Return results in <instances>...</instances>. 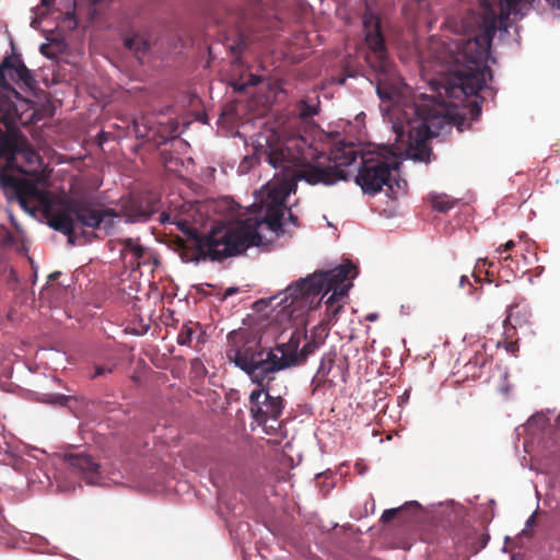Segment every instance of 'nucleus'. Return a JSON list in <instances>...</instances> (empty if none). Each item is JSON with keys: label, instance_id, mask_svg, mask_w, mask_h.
Here are the masks:
<instances>
[{"label": "nucleus", "instance_id": "12", "mask_svg": "<svg viewBox=\"0 0 560 560\" xmlns=\"http://www.w3.org/2000/svg\"><path fill=\"white\" fill-rule=\"evenodd\" d=\"M293 178L296 180H304L312 186L318 184L330 186L339 180H346L347 173L337 165L322 167L317 164L306 162L294 170Z\"/></svg>", "mask_w": 560, "mask_h": 560}, {"label": "nucleus", "instance_id": "11", "mask_svg": "<svg viewBox=\"0 0 560 560\" xmlns=\"http://www.w3.org/2000/svg\"><path fill=\"white\" fill-rule=\"evenodd\" d=\"M9 79L28 89L35 84L31 71L16 55L5 57L0 63V89L19 98V93L11 86Z\"/></svg>", "mask_w": 560, "mask_h": 560}, {"label": "nucleus", "instance_id": "18", "mask_svg": "<svg viewBox=\"0 0 560 560\" xmlns=\"http://www.w3.org/2000/svg\"><path fill=\"white\" fill-rule=\"evenodd\" d=\"M266 161L275 168L288 170L295 165L294 153L281 143L268 142L264 150Z\"/></svg>", "mask_w": 560, "mask_h": 560}, {"label": "nucleus", "instance_id": "5", "mask_svg": "<svg viewBox=\"0 0 560 560\" xmlns=\"http://www.w3.org/2000/svg\"><path fill=\"white\" fill-rule=\"evenodd\" d=\"M357 276V267L348 261L328 271H316L289 285L282 299L284 307L293 312H303L313 308L314 300L325 290L332 291L325 304L332 306L337 298H345L352 287L349 279Z\"/></svg>", "mask_w": 560, "mask_h": 560}, {"label": "nucleus", "instance_id": "13", "mask_svg": "<svg viewBox=\"0 0 560 560\" xmlns=\"http://www.w3.org/2000/svg\"><path fill=\"white\" fill-rule=\"evenodd\" d=\"M337 351L330 350L322 357L319 366L312 380L313 394H325L336 385V378L341 375V368L335 366Z\"/></svg>", "mask_w": 560, "mask_h": 560}, {"label": "nucleus", "instance_id": "49", "mask_svg": "<svg viewBox=\"0 0 560 560\" xmlns=\"http://www.w3.org/2000/svg\"><path fill=\"white\" fill-rule=\"evenodd\" d=\"M557 422L560 424V415L557 418Z\"/></svg>", "mask_w": 560, "mask_h": 560}, {"label": "nucleus", "instance_id": "28", "mask_svg": "<svg viewBox=\"0 0 560 560\" xmlns=\"http://www.w3.org/2000/svg\"><path fill=\"white\" fill-rule=\"evenodd\" d=\"M317 114V109L315 106L307 104L306 102H301L299 105V116L302 119H307Z\"/></svg>", "mask_w": 560, "mask_h": 560}, {"label": "nucleus", "instance_id": "42", "mask_svg": "<svg viewBox=\"0 0 560 560\" xmlns=\"http://www.w3.org/2000/svg\"><path fill=\"white\" fill-rule=\"evenodd\" d=\"M553 5L560 8V0H551Z\"/></svg>", "mask_w": 560, "mask_h": 560}, {"label": "nucleus", "instance_id": "15", "mask_svg": "<svg viewBox=\"0 0 560 560\" xmlns=\"http://www.w3.org/2000/svg\"><path fill=\"white\" fill-rule=\"evenodd\" d=\"M65 462L73 472L80 475L89 485H97L101 479V466L95 459L85 453H69L65 455Z\"/></svg>", "mask_w": 560, "mask_h": 560}, {"label": "nucleus", "instance_id": "38", "mask_svg": "<svg viewBox=\"0 0 560 560\" xmlns=\"http://www.w3.org/2000/svg\"><path fill=\"white\" fill-rule=\"evenodd\" d=\"M237 292V288H229L225 292V295H233Z\"/></svg>", "mask_w": 560, "mask_h": 560}, {"label": "nucleus", "instance_id": "35", "mask_svg": "<svg viewBox=\"0 0 560 560\" xmlns=\"http://www.w3.org/2000/svg\"><path fill=\"white\" fill-rule=\"evenodd\" d=\"M466 283L470 284L469 278L467 276H462L459 281L460 287H464Z\"/></svg>", "mask_w": 560, "mask_h": 560}, {"label": "nucleus", "instance_id": "3", "mask_svg": "<svg viewBox=\"0 0 560 560\" xmlns=\"http://www.w3.org/2000/svg\"><path fill=\"white\" fill-rule=\"evenodd\" d=\"M4 186L12 189L18 197V203L25 211L34 213L39 207H49L57 213H65L77 229H81L80 235L85 242H92L102 231L105 235L114 233L119 213L112 208L98 209L85 199L63 197L58 201L51 199L50 194L37 186L34 182L19 180L3 176Z\"/></svg>", "mask_w": 560, "mask_h": 560}, {"label": "nucleus", "instance_id": "31", "mask_svg": "<svg viewBox=\"0 0 560 560\" xmlns=\"http://www.w3.org/2000/svg\"><path fill=\"white\" fill-rule=\"evenodd\" d=\"M504 347V349L511 353L515 354L518 351V340H500L498 342V347Z\"/></svg>", "mask_w": 560, "mask_h": 560}, {"label": "nucleus", "instance_id": "44", "mask_svg": "<svg viewBox=\"0 0 560 560\" xmlns=\"http://www.w3.org/2000/svg\"><path fill=\"white\" fill-rule=\"evenodd\" d=\"M375 318V315H369L368 319L373 320Z\"/></svg>", "mask_w": 560, "mask_h": 560}, {"label": "nucleus", "instance_id": "41", "mask_svg": "<svg viewBox=\"0 0 560 560\" xmlns=\"http://www.w3.org/2000/svg\"><path fill=\"white\" fill-rule=\"evenodd\" d=\"M60 276V272H52L50 276H49V279L50 280H56L58 277Z\"/></svg>", "mask_w": 560, "mask_h": 560}, {"label": "nucleus", "instance_id": "21", "mask_svg": "<svg viewBox=\"0 0 560 560\" xmlns=\"http://www.w3.org/2000/svg\"><path fill=\"white\" fill-rule=\"evenodd\" d=\"M358 159V151L352 145L343 147L334 152L335 165L339 168L340 166H348L353 164Z\"/></svg>", "mask_w": 560, "mask_h": 560}, {"label": "nucleus", "instance_id": "43", "mask_svg": "<svg viewBox=\"0 0 560 560\" xmlns=\"http://www.w3.org/2000/svg\"><path fill=\"white\" fill-rule=\"evenodd\" d=\"M471 376H472V377H479L480 375H479V374H477V372H475V371H474V372H471Z\"/></svg>", "mask_w": 560, "mask_h": 560}, {"label": "nucleus", "instance_id": "10", "mask_svg": "<svg viewBox=\"0 0 560 560\" xmlns=\"http://www.w3.org/2000/svg\"><path fill=\"white\" fill-rule=\"evenodd\" d=\"M271 382L255 389L249 395V411L258 424H266L269 419L277 420L283 410V399L269 394Z\"/></svg>", "mask_w": 560, "mask_h": 560}, {"label": "nucleus", "instance_id": "1", "mask_svg": "<svg viewBox=\"0 0 560 560\" xmlns=\"http://www.w3.org/2000/svg\"><path fill=\"white\" fill-rule=\"evenodd\" d=\"M517 0H481L478 12H470L464 20V37L451 50L448 72L451 78L443 85L448 102L413 105L410 107L416 119L406 124L395 122L393 128L397 140L407 136L408 156L418 162L429 163L432 149L428 140L436 137L439 130L453 124L459 131L470 127L481 115V102L477 93L486 86L487 75L492 77L487 66L492 38L497 30L506 31L510 15L515 11Z\"/></svg>", "mask_w": 560, "mask_h": 560}, {"label": "nucleus", "instance_id": "37", "mask_svg": "<svg viewBox=\"0 0 560 560\" xmlns=\"http://www.w3.org/2000/svg\"><path fill=\"white\" fill-rule=\"evenodd\" d=\"M65 400H66V396L58 395V396H55V400L54 401L62 404Z\"/></svg>", "mask_w": 560, "mask_h": 560}, {"label": "nucleus", "instance_id": "16", "mask_svg": "<svg viewBox=\"0 0 560 560\" xmlns=\"http://www.w3.org/2000/svg\"><path fill=\"white\" fill-rule=\"evenodd\" d=\"M24 113H20L18 105L13 102L10 95L0 91V122L3 124L8 130L13 129L18 124L26 125L32 116L24 119Z\"/></svg>", "mask_w": 560, "mask_h": 560}, {"label": "nucleus", "instance_id": "26", "mask_svg": "<svg viewBox=\"0 0 560 560\" xmlns=\"http://www.w3.org/2000/svg\"><path fill=\"white\" fill-rule=\"evenodd\" d=\"M515 247L514 241H508L505 244L500 245L497 248V254L500 260L504 264V267L511 268L510 262L513 261V255L511 254V250Z\"/></svg>", "mask_w": 560, "mask_h": 560}, {"label": "nucleus", "instance_id": "14", "mask_svg": "<svg viewBox=\"0 0 560 560\" xmlns=\"http://www.w3.org/2000/svg\"><path fill=\"white\" fill-rule=\"evenodd\" d=\"M158 201L150 195L131 196L122 200L119 215L125 217L126 222L145 221L158 210Z\"/></svg>", "mask_w": 560, "mask_h": 560}, {"label": "nucleus", "instance_id": "20", "mask_svg": "<svg viewBox=\"0 0 560 560\" xmlns=\"http://www.w3.org/2000/svg\"><path fill=\"white\" fill-rule=\"evenodd\" d=\"M506 323H512L518 328H525L530 325V312L526 306L513 304L509 307Z\"/></svg>", "mask_w": 560, "mask_h": 560}, {"label": "nucleus", "instance_id": "47", "mask_svg": "<svg viewBox=\"0 0 560 560\" xmlns=\"http://www.w3.org/2000/svg\"><path fill=\"white\" fill-rule=\"evenodd\" d=\"M395 184H396V186H397L398 188H400V184H399V182H397V180H396V183H395Z\"/></svg>", "mask_w": 560, "mask_h": 560}, {"label": "nucleus", "instance_id": "27", "mask_svg": "<svg viewBox=\"0 0 560 560\" xmlns=\"http://www.w3.org/2000/svg\"><path fill=\"white\" fill-rule=\"evenodd\" d=\"M489 362V358L485 351H478L476 354L467 362L466 368L468 371L474 369H481L486 366Z\"/></svg>", "mask_w": 560, "mask_h": 560}, {"label": "nucleus", "instance_id": "4", "mask_svg": "<svg viewBox=\"0 0 560 560\" xmlns=\"http://www.w3.org/2000/svg\"><path fill=\"white\" fill-rule=\"evenodd\" d=\"M287 187L272 188L261 202L259 212L246 211L235 221L225 233L212 235L206 248L212 252L214 258L232 257L244 253L252 246H258L262 242L259 230L267 226L277 235L283 233L284 201L290 194Z\"/></svg>", "mask_w": 560, "mask_h": 560}, {"label": "nucleus", "instance_id": "25", "mask_svg": "<svg viewBox=\"0 0 560 560\" xmlns=\"http://www.w3.org/2000/svg\"><path fill=\"white\" fill-rule=\"evenodd\" d=\"M406 509H420V504L417 501H410L406 503L405 505L397 508V509H387L383 512L381 516V521L383 523H388L392 520H394L399 513H401Z\"/></svg>", "mask_w": 560, "mask_h": 560}, {"label": "nucleus", "instance_id": "22", "mask_svg": "<svg viewBox=\"0 0 560 560\" xmlns=\"http://www.w3.org/2000/svg\"><path fill=\"white\" fill-rule=\"evenodd\" d=\"M125 46L135 51V54L140 57V55H144L149 49L148 40L141 35H133L125 39Z\"/></svg>", "mask_w": 560, "mask_h": 560}, {"label": "nucleus", "instance_id": "6", "mask_svg": "<svg viewBox=\"0 0 560 560\" xmlns=\"http://www.w3.org/2000/svg\"><path fill=\"white\" fill-rule=\"evenodd\" d=\"M365 61L375 74L376 93L382 102H393L400 93L402 81L388 56L381 19L371 11L363 15Z\"/></svg>", "mask_w": 560, "mask_h": 560}, {"label": "nucleus", "instance_id": "17", "mask_svg": "<svg viewBox=\"0 0 560 560\" xmlns=\"http://www.w3.org/2000/svg\"><path fill=\"white\" fill-rule=\"evenodd\" d=\"M39 210L44 212L50 228L65 234L68 237V243L75 244L77 238L81 235L77 232L78 229L73 225V221L65 213H57L49 207H39Z\"/></svg>", "mask_w": 560, "mask_h": 560}, {"label": "nucleus", "instance_id": "7", "mask_svg": "<svg viewBox=\"0 0 560 560\" xmlns=\"http://www.w3.org/2000/svg\"><path fill=\"white\" fill-rule=\"evenodd\" d=\"M40 164L39 154L23 138L8 137L0 129V185L4 194L10 200H16L11 188L4 186L3 176L13 177L19 180L31 182L9 173V171H18L21 174H31L38 170Z\"/></svg>", "mask_w": 560, "mask_h": 560}, {"label": "nucleus", "instance_id": "48", "mask_svg": "<svg viewBox=\"0 0 560 560\" xmlns=\"http://www.w3.org/2000/svg\"><path fill=\"white\" fill-rule=\"evenodd\" d=\"M233 50H237V52H240V48H236V47H233Z\"/></svg>", "mask_w": 560, "mask_h": 560}, {"label": "nucleus", "instance_id": "46", "mask_svg": "<svg viewBox=\"0 0 560 560\" xmlns=\"http://www.w3.org/2000/svg\"><path fill=\"white\" fill-rule=\"evenodd\" d=\"M235 89H237V90H243V85L235 86Z\"/></svg>", "mask_w": 560, "mask_h": 560}, {"label": "nucleus", "instance_id": "34", "mask_svg": "<svg viewBox=\"0 0 560 560\" xmlns=\"http://www.w3.org/2000/svg\"><path fill=\"white\" fill-rule=\"evenodd\" d=\"M490 537L489 535H481L480 536V548H483L487 546L488 541H489Z\"/></svg>", "mask_w": 560, "mask_h": 560}, {"label": "nucleus", "instance_id": "19", "mask_svg": "<svg viewBox=\"0 0 560 560\" xmlns=\"http://www.w3.org/2000/svg\"><path fill=\"white\" fill-rule=\"evenodd\" d=\"M118 243L122 246L120 249V255L122 258L127 256V254L131 255V259L129 260V265L132 269L139 268L142 264V258L144 257L145 249L139 243V240H135L131 237L120 238Z\"/></svg>", "mask_w": 560, "mask_h": 560}, {"label": "nucleus", "instance_id": "36", "mask_svg": "<svg viewBox=\"0 0 560 560\" xmlns=\"http://www.w3.org/2000/svg\"><path fill=\"white\" fill-rule=\"evenodd\" d=\"M176 244H177L178 247H180L183 249L186 248L185 241L183 238H180V237H177Z\"/></svg>", "mask_w": 560, "mask_h": 560}, {"label": "nucleus", "instance_id": "2", "mask_svg": "<svg viewBox=\"0 0 560 560\" xmlns=\"http://www.w3.org/2000/svg\"><path fill=\"white\" fill-rule=\"evenodd\" d=\"M317 330L324 332V329L316 327L301 349V341L307 336L298 329L292 331L287 342L277 343L272 348L261 345L258 330H233L228 335L226 358L245 372L253 383L264 386L273 381L279 371L303 363L324 343L327 334L322 336Z\"/></svg>", "mask_w": 560, "mask_h": 560}, {"label": "nucleus", "instance_id": "8", "mask_svg": "<svg viewBox=\"0 0 560 560\" xmlns=\"http://www.w3.org/2000/svg\"><path fill=\"white\" fill-rule=\"evenodd\" d=\"M400 163L396 160H385L380 156L362 158L355 183L364 194L375 195L387 186L394 190V173L398 172Z\"/></svg>", "mask_w": 560, "mask_h": 560}, {"label": "nucleus", "instance_id": "24", "mask_svg": "<svg viewBox=\"0 0 560 560\" xmlns=\"http://www.w3.org/2000/svg\"><path fill=\"white\" fill-rule=\"evenodd\" d=\"M195 326H198V324H194L191 322L182 326L177 335V343L179 346H190L192 336L195 334Z\"/></svg>", "mask_w": 560, "mask_h": 560}, {"label": "nucleus", "instance_id": "9", "mask_svg": "<svg viewBox=\"0 0 560 560\" xmlns=\"http://www.w3.org/2000/svg\"><path fill=\"white\" fill-rule=\"evenodd\" d=\"M160 221L163 224H172L175 225L178 231H180L188 240L194 242V249H192V258L196 260L200 259H210V260H223L226 257H218L214 258L212 255V252H208L206 248V244L208 243L209 238L214 235L215 233H225L228 229L231 226V222L222 228V229H215L210 232L207 236H199L198 230L191 225V223L184 218H180L179 213H173V212H162L160 214Z\"/></svg>", "mask_w": 560, "mask_h": 560}, {"label": "nucleus", "instance_id": "30", "mask_svg": "<svg viewBox=\"0 0 560 560\" xmlns=\"http://www.w3.org/2000/svg\"><path fill=\"white\" fill-rule=\"evenodd\" d=\"M342 298H337L335 301H332V306L329 307L328 304H326V308H327V312H328V317H329V320H335L337 319V316L338 314L340 313V311L342 310V305L339 304V301L341 300Z\"/></svg>", "mask_w": 560, "mask_h": 560}, {"label": "nucleus", "instance_id": "23", "mask_svg": "<svg viewBox=\"0 0 560 560\" xmlns=\"http://www.w3.org/2000/svg\"><path fill=\"white\" fill-rule=\"evenodd\" d=\"M431 206L434 210L445 213L450 211L452 208H454L455 200L451 199L446 195L433 196L431 198Z\"/></svg>", "mask_w": 560, "mask_h": 560}, {"label": "nucleus", "instance_id": "39", "mask_svg": "<svg viewBox=\"0 0 560 560\" xmlns=\"http://www.w3.org/2000/svg\"><path fill=\"white\" fill-rule=\"evenodd\" d=\"M534 522H535V515H532V516L528 518V521H527V523H526V526H527V527H528V526H532Z\"/></svg>", "mask_w": 560, "mask_h": 560}, {"label": "nucleus", "instance_id": "45", "mask_svg": "<svg viewBox=\"0 0 560 560\" xmlns=\"http://www.w3.org/2000/svg\"><path fill=\"white\" fill-rule=\"evenodd\" d=\"M479 261H482L483 265L488 264V260L487 259H479Z\"/></svg>", "mask_w": 560, "mask_h": 560}, {"label": "nucleus", "instance_id": "33", "mask_svg": "<svg viewBox=\"0 0 560 560\" xmlns=\"http://www.w3.org/2000/svg\"><path fill=\"white\" fill-rule=\"evenodd\" d=\"M287 210H288V212H289L288 220H289L290 222H292V224L298 225V224H299V223H298V217H296V215H294V214L291 212V210H290V209H287Z\"/></svg>", "mask_w": 560, "mask_h": 560}, {"label": "nucleus", "instance_id": "29", "mask_svg": "<svg viewBox=\"0 0 560 560\" xmlns=\"http://www.w3.org/2000/svg\"><path fill=\"white\" fill-rule=\"evenodd\" d=\"M504 332L503 340H517V329L518 327L512 323H506V318L503 322Z\"/></svg>", "mask_w": 560, "mask_h": 560}, {"label": "nucleus", "instance_id": "40", "mask_svg": "<svg viewBox=\"0 0 560 560\" xmlns=\"http://www.w3.org/2000/svg\"><path fill=\"white\" fill-rule=\"evenodd\" d=\"M47 48H48V46H47L46 44H43V45L40 46V52H42L43 55H45V56H47V52H46V49H47Z\"/></svg>", "mask_w": 560, "mask_h": 560}, {"label": "nucleus", "instance_id": "32", "mask_svg": "<svg viewBox=\"0 0 560 560\" xmlns=\"http://www.w3.org/2000/svg\"><path fill=\"white\" fill-rule=\"evenodd\" d=\"M113 368H114V365H108V364L96 365L93 377L102 376L106 373H112Z\"/></svg>", "mask_w": 560, "mask_h": 560}]
</instances>
